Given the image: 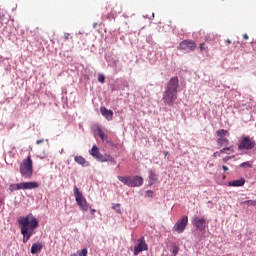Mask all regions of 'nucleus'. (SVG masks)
I'll use <instances>...</instances> for the list:
<instances>
[{
    "label": "nucleus",
    "mask_w": 256,
    "mask_h": 256,
    "mask_svg": "<svg viewBox=\"0 0 256 256\" xmlns=\"http://www.w3.org/2000/svg\"><path fill=\"white\" fill-rule=\"evenodd\" d=\"M18 225L20 227L21 235H23V243H27L33 235H35V229L39 227V220L33 216L32 213L20 217L18 219Z\"/></svg>",
    "instance_id": "nucleus-1"
},
{
    "label": "nucleus",
    "mask_w": 256,
    "mask_h": 256,
    "mask_svg": "<svg viewBox=\"0 0 256 256\" xmlns=\"http://www.w3.org/2000/svg\"><path fill=\"white\" fill-rule=\"evenodd\" d=\"M20 175L24 179H31L33 177V160L31 156H27L20 164Z\"/></svg>",
    "instance_id": "nucleus-2"
},
{
    "label": "nucleus",
    "mask_w": 256,
    "mask_h": 256,
    "mask_svg": "<svg viewBox=\"0 0 256 256\" xmlns=\"http://www.w3.org/2000/svg\"><path fill=\"white\" fill-rule=\"evenodd\" d=\"M256 142L251 136L242 135L239 139L238 149L240 151H251L255 149Z\"/></svg>",
    "instance_id": "nucleus-3"
},
{
    "label": "nucleus",
    "mask_w": 256,
    "mask_h": 256,
    "mask_svg": "<svg viewBox=\"0 0 256 256\" xmlns=\"http://www.w3.org/2000/svg\"><path fill=\"white\" fill-rule=\"evenodd\" d=\"M74 197L81 211H88L89 209H91V206L87 203V199H85V196H83V193L79 191V188H77V186H74Z\"/></svg>",
    "instance_id": "nucleus-4"
},
{
    "label": "nucleus",
    "mask_w": 256,
    "mask_h": 256,
    "mask_svg": "<svg viewBox=\"0 0 256 256\" xmlns=\"http://www.w3.org/2000/svg\"><path fill=\"white\" fill-rule=\"evenodd\" d=\"M189 223V217L184 215L180 220L176 222V224L173 227V231L176 233H183L185 229L187 228V225Z\"/></svg>",
    "instance_id": "nucleus-5"
},
{
    "label": "nucleus",
    "mask_w": 256,
    "mask_h": 256,
    "mask_svg": "<svg viewBox=\"0 0 256 256\" xmlns=\"http://www.w3.org/2000/svg\"><path fill=\"white\" fill-rule=\"evenodd\" d=\"M195 49H197V43H195V41L193 40H184L178 46L179 51L189 52V51H195Z\"/></svg>",
    "instance_id": "nucleus-6"
},
{
    "label": "nucleus",
    "mask_w": 256,
    "mask_h": 256,
    "mask_svg": "<svg viewBox=\"0 0 256 256\" xmlns=\"http://www.w3.org/2000/svg\"><path fill=\"white\" fill-rule=\"evenodd\" d=\"M179 89V78L177 76L172 77L165 86V91H169L171 93H178Z\"/></svg>",
    "instance_id": "nucleus-7"
},
{
    "label": "nucleus",
    "mask_w": 256,
    "mask_h": 256,
    "mask_svg": "<svg viewBox=\"0 0 256 256\" xmlns=\"http://www.w3.org/2000/svg\"><path fill=\"white\" fill-rule=\"evenodd\" d=\"M162 100L165 105L173 106V103L177 101V93L164 90Z\"/></svg>",
    "instance_id": "nucleus-8"
},
{
    "label": "nucleus",
    "mask_w": 256,
    "mask_h": 256,
    "mask_svg": "<svg viewBox=\"0 0 256 256\" xmlns=\"http://www.w3.org/2000/svg\"><path fill=\"white\" fill-rule=\"evenodd\" d=\"M192 225H195L198 231H205V227H207V221L205 218L195 217L192 221Z\"/></svg>",
    "instance_id": "nucleus-9"
},
{
    "label": "nucleus",
    "mask_w": 256,
    "mask_h": 256,
    "mask_svg": "<svg viewBox=\"0 0 256 256\" xmlns=\"http://www.w3.org/2000/svg\"><path fill=\"white\" fill-rule=\"evenodd\" d=\"M147 243H145V238H141L138 240V245L134 247V255L137 256L139 253L143 251H147Z\"/></svg>",
    "instance_id": "nucleus-10"
},
{
    "label": "nucleus",
    "mask_w": 256,
    "mask_h": 256,
    "mask_svg": "<svg viewBox=\"0 0 256 256\" xmlns=\"http://www.w3.org/2000/svg\"><path fill=\"white\" fill-rule=\"evenodd\" d=\"M96 161H99L100 163H107L108 161L110 165H117V161L115 160V158H113L109 154H105L104 156L103 154H100Z\"/></svg>",
    "instance_id": "nucleus-11"
},
{
    "label": "nucleus",
    "mask_w": 256,
    "mask_h": 256,
    "mask_svg": "<svg viewBox=\"0 0 256 256\" xmlns=\"http://www.w3.org/2000/svg\"><path fill=\"white\" fill-rule=\"evenodd\" d=\"M100 113L107 121H113V110H109L105 106H102L100 107Z\"/></svg>",
    "instance_id": "nucleus-12"
},
{
    "label": "nucleus",
    "mask_w": 256,
    "mask_h": 256,
    "mask_svg": "<svg viewBox=\"0 0 256 256\" xmlns=\"http://www.w3.org/2000/svg\"><path fill=\"white\" fill-rule=\"evenodd\" d=\"M143 185V177L141 176H130V186L129 187H141Z\"/></svg>",
    "instance_id": "nucleus-13"
},
{
    "label": "nucleus",
    "mask_w": 256,
    "mask_h": 256,
    "mask_svg": "<svg viewBox=\"0 0 256 256\" xmlns=\"http://www.w3.org/2000/svg\"><path fill=\"white\" fill-rule=\"evenodd\" d=\"M29 189H39V183H37V182H22V190L27 191Z\"/></svg>",
    "instance_id": "nucleus-14"
},
{
    "label": "nucleus",
    "mask_w": 256,
    "mask_h": 256,
    "mask_svg": "<svg viewBox=\"0 0 256 256\" xmlns=\"http://www.w3.org/2000/svg\"><path fill=\"white\" fill-rule=\"evenodd\" d=\"M74 161L82 167H89V162L83 156H75Z\"/></svg>",
    "instance_id": "nucleus-15"
},
{
    "label": "nucleus",
    "mask_w": 256,
    "mask_h": 256,
    "mask_svg": "<svg viewBox=\"0 0 256 256\" xmlns=\"http://www.w3.org/2000/svg\"><path fill=\"white\" fill-rule=\"evenodd\" d=\"M228 185L229 187H243V185H245V178L230 181L228 182Z\"/></svg>",
    "instance_id": "nucleus-16"
},
{
    "label": "nucleus",
    "mask_w": 256,
    "mask_h": 256,
    "mask_svg": "<svg viewBox=\"0 0 256 256\" xmlns=\"http://www.w3.org/2000/svg\"><path fill=\"white\" fill-rule=\"evenodd\" d=\"M41 249H43V244L41 243L32 244V247H31L32 255H37V253L41 252Z\"/></svg>",
    "instance_id": "nucleus-17"
},
{
    "label": "nucleus",
    "mask_w": 256,
    "mask_h": 256,
    "mask_svg": "<svg viewBox=\"0 0 256 256\" xmlns=\"http://www.w3.org/2000/svg\"><path fill=\"white\" fill-rule=\"evenodd\" d=\"M89 154L92 157H94V159H97L101 155V152L99 151V147H97V145H93L91 150L89 151Z\"/></svg>",
    "instance_id": "nucleus-18"
},
{
    "label": "nucleus",
    "mask_w": 256,
    "mask_h": 256,
    "mask_svg": "<svg viewBox=\"0 0 256 256\" xmlns=\"http://www.w3.org/2000/svg\"><path fill=\"white\" fill-rule=\"evenodd\" d=\"M149 183L150 185H155L157 183V174L153 170L149 171Z\"/></svg>",
    "instance_id": "nucleus-19"
},
{
    "label": "nucleus",
    "mask_w": 256,
    "mask_h": 256,
    "mask_svg": "<svg viewBox=\"0 0 256 256\" xmlns=\"http://www.w3.org/2000/svg\"><path fill=\"white\" fill-rule=\"evenodd\" d=\"M117 178L121 181V183L130 187L131 176H118Z\"/></svg>",
    "instance_id": "nucleus-20"
},
{
    "label": "nucleus",
    "mask_w": 256,
    "mask_h": 256,
    "mask_svg": "<svg viewBox=\"0 0 256 256\" xmlns=\"http://www.w3.org/2000/svg\"><path fill=\"white\" fill-rule=\"evenodd\" d=\"M217 145H219L220 147H223V145H229V139L225 137L218 138Z\"/></svg>",
    "instance_id": "nucleus-21"
},
{
    "label": "nucleus",
    "mask_w": 256,
    "mask_h": 256,
    "mask_svg": "<svg viewBox=\"0 0 256 256\" xmlns=\"http://www.w3.org/2000/svg\"><path fill=\"white\" fill-rule=\"evenodd\" d=\"M21 189H23V184L22 182L21 183H18V184H11L10 185V191H21Z\"/></svg>",
    "instance_id": "nucleus-22"
},
{
    "label": "nucleus",
    "mask_w": 256,
    "mask_h": 256,
    "mask_svg": "<svg viewBox=\"0 0 256 256\" xmlns=\"http://www.w3.org/2000/svg\"><path fill=\"white\" fill-rule=\"evenodd\" d=\"M97 134L102 141H107V135H105V132H103V129H101L100 127L97 128Z\"/></svg>",
    "instance_id": "nucleus-23"
},
{
    "label": "nucleus",
    "mask_w": 256,
    "mask_h": 256,
    "mask_svg": "<svg viewBox=\"0 0 256 256\" xmlns=\"http://www.w3.org/2000/svg\"><path fill=\"white\" fill-rule=\"evenodd\" d=\"M229 131L225 130V129H220L216 132V135L221 138V137H225V135H228Z\"/></svg>",
    "instance_id": "nucleus-24"
},
{
    "label": "nucleus",
    "mask_w": 256,
    "mask_h": 256,
    "mask_svg": "<svg viewBox=\"0 0 256 256\" xmlns=\"http://www.w3.org/2000/svg\"><path fill=\"white\" fill-rule=\"evenodd\" d=\"M243 205H248V207H255L256 205V200H246L242 202Z\"/></svg>",
    "instance_id": "nucleus-25"
},
{
    "label": "nucleus",
    "mask_w": 256,
    "mask_h": 256,
    "mask_svg": "<svg viewBox=\"0 0 256 256\" xmlns=\"http://www.w3.org/2000/svg\"><path fill=\"white\" fill-rule=\"evenodd\" d=\"M87 253H88L87 248H84L82 250H78L76 255H78V256H87Z\"/></svg>",
    "instance_id": "nucleus-26"
},
{
    "label": "nucleus",
    "mask_w": 256,
    "mask_h": 256,
    "mask_svg": "<svg viewBox=\"0 0 256 256\" xmlns=\"http://www.w3.org/2000/svg\"><path fill=\"white\" fill-rule=\"evenodd\" d=\"M99 83H105V76L103 74H98Z\"/></svg>",
    "instance_id": "nucleus-27"
},
{
    "label": "nucleus",
    "mask_w": 256,
    "mask_h": 256,
    "mask_svg": "<svg viewBox=\"0 0 256 256\" xmlns=\"http://www.w3.org/2000/svg\"><path fill=\"white\" fill-rule=\"evenodd\" d=\"M240 167H253V165H251V163L250 162H243V163H241L240 164Z\"/></svg>",
    "instance_id": "nucleus-28"
},
{
    "label": "nucleus",
    "mask_w": 256,
    "mask_h": 256,
    "mask_svg": "<svg viewBox=\"0 0 256 256\" xmlns=\"http://www.w3.org/2000/svg\"><path fill=\"white\" fill-rule=\"evenodd\" d=\"M64 39H65V41H69V39H73V37H71L70 33H65L64 34Z\"/></svg>",
    "instance_id": "nucleus-29"
},
{
    "label": "nucleus",
    "mask_w": 256,
    "mask_h": 256,
    "mask_svg": "<svg viewBox=\"0 0 256 256\" xmlns=\"http://www.w3.org/2000/svg\"><path fill=\"white\" fill-rule=\"evenodd\" d=\"M227 151H231V147L223 148V149H221L219 152H220V154H221V153H227Z\"/></svg>",
    "instance_id": "nucleus-30"
},
{
    "label": "nucleus",
    "mask_w": 256,
    "mask_h": 256,
    "mask_svg": "<svg viewBox=\"0 0 256 256\" xmlns=\"http://www.w3.org/2000/svg\"><path fill=\"white\" fill-rule=\"evenodd\" d=\"M213 157H215V158L221 157V152H214Z\"/></svg>",
    "instance_id": "nucleus-31"
},
{
    "label": "nucleus",
    "mask_w": 256,
    "mask_h": 256,
    "mask_svg": "<svg viewBox=\"0 0 256 256\" xmlns=\"http://www.w3.org/2000/svg\"><path fill=\"white\" fill-rule=\"evenodd\" d=\"M231 159L230 156H226L225 158L222 159L223 163H227Z\"/></svg>",
    "instance_id": "nucleus-32"
},
{
    "label": "nucleus",
    "mask_w": 256,
    "mask_h": 256,
    "mask_svg": "<svg viewBox=\"0 0 256 256\" xmlns=\"http://www.w3.org/2000/svg\"><path fill=\"white\" fill-rule=\"evenodd\" d=\"M200 50H201V51H205V50H206V48H205V43H201V44H200Z\"/></svg>",
    "instance_id": "nucleus-33"
},
{
    "label": "nucleus",
    "mask_w": 256,
    "mask_h": 256,
    "mask_svg": "<svg viewBox=\"0 0 256 256\" xmlns=\"http://www.w3.org/2000/svg\"><path fill=\"white\" fill-rule=\"evenodd\" d=\"M90 209V213L91 215H95V213H97V210L96 209H93V208H89Z\"/></svg>",
    "instance_id": "nucleus-34"
},
{
    "label": "nucleus",
    "mask_w": 256,
    "mask_h": 256,
    "mask_svg": "<svg viewBox=\"0 0 256 256\" xmlns=\"http://www.w3.org/2000/svg\"><path fill=\"white\" fill-rule=\"evenodd\" d=\"M222 169H223V171H229V167H227L225 165L222 166Z\"/></svg>",
    "instance_id": "nucleus-35"
},
{
    "label": "nucleus",
    "mask_w": 256,
    "mask_h": 256,
    "mask_svg": "<svg viewBox=\"0 0 256 256\" xmlns=\"http://www.w3.org/2000/svg\"><path fill=\"white\" fill-rule=\"evenodd\" d=\"M43 141H44L43 139L37 140V141H36V144H37V145H41V143H43Z\"/></svg>",
    "instance_id": "nucleus-36"
},
{
    "label": "nucleus",
    "mask_w": 256,
    "mask_h": 256,
    "mask_svg": "<svg viewBox=\"0 0 256 256\" xmlns=\"http://www.w3.org/2000/svg\"><path fill=\"white\" fill-rule=\"evenodd\" d=\"M117 207H120V204H113L112 209H117Z\"/></svg>",
    "instance_id": "nucleus-37"
},
{
    "label": "nucleus",
    "mask_w": 256,
    "mask_h": 256,
    "mask_svg": "<svg viewBox=\"0 0 256 256\" xmlns=\"http://www.w3.org/2000/svg\"><path fill=\"white\" fill-rule=\"evenodd\" d=\"M226 43H228V45H231V40H230V39H227V40H226Z\"/></svg>",
    "instance_id": "nucleus-38"
},
{
    "label": "nucleus",
    "mask_w": 256,
    "mask_h": 256,
    "mask_svg": "<svg viewBox=\"0 0 256 256\" xmlns=\"http://www.w3.org/2000/svg\"><path fill=\"white\" fill-rule=\"evenodd\" d=\"M244 39H249V36L247 34L244 35Z\"/></svg>",
    "instance_id": "nucleus-39"
},
{
    "label": "nucleus",
    "mask_w": 256,
    "mask_h": 256,
    "mask_svg": "<svg viewBox=\"0 0 256 256\" xmlns=\"http://www.w3.org/2000/svg\"><path fill=\"white\" fill-rule=\"evenodd\" d=\"M71 256H78V255L75 253V254H72Z\"/></svg>",
    "instance_id": "nucleus-40"
},
{
    "label": "nucleus",
    "mask_w": 256,
    "mask_h": 256,
    "mask_svg": "<svg viewBox=\"0 0 256 256\" xmlns=\"http://www.w3.org/2000/svg\"><path fill=\"white\" fill-rule=\"evenodd\" d=\"M165 155H166V156H167V155H169V152H166V154H165Z\"/></svg>",
    "instance_id": "nucleus-41"
},
{
    "label": "nucleus",
    "mask_w": 256,
    "mask_h": 256,
    "mask_svg": "<svg viewBox=\"0 0 256 256\" xmlns=\"http://www.w3.org/2000/svg\"><path fill=\"white\" fill-rule=\"evenodd\" d=\"M174 253H177V250H174Z\"/></svg>",
    "instance_id": "nucleus-42"
},
{
    "label": "nucleus",
    "mask_w": 256,
    "mask_h": 256,
    "mask_svg": "<svg viewBox=\"0 0 256 256\" xmlns=\"http://www.w3.org/2000/svg\"><path fill=\"white\" fill-rule=\"evenodd\" d=\"M174 253H177V250H174Z\"/></svg>",
    "instance_id": "nucleus-43"
}]
</instances>
